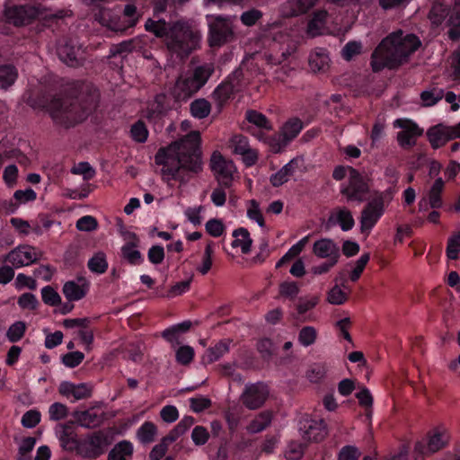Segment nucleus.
Segmentation results:
<instances>
[{
  "label": "nucleus",
  "instance_id": "nucleus-1",
  "mask_svg": "<svg viewBox=\"0 0 460 460\" xmlns=\"http://www.w3.org/2000/svg\"><path fill=\"white\" fill-rule=\"evenodd\" d=\"M201 137L199 131H191L182 138L158 149L155 164L162 165L163 180L183 182L181 170L199 173L202 171Z\"/></svg>",
  "mask_w": 460,
  "mask_h": 460
},
{
  "label": "nucleus",
  "instance_id": "nucleus-2",
  "mask_svg": "<svg viewBox=\"0 0 460 460\" xmlns=\"http://www.w3.org/2000/svg\"><path fill=\"white\" fill-rule=\"evenodd\" d=\"M68 98L54 97L49 103V114L54 123L70 128L84 121L95 110V93L83 82H73L69 86Z\"/></svg>",
  "mask_w": 460,
  "mask_h": 460
},
{
  "label": "nucleus",
  "instance_id": "nucleus-3",
  "mask_svg": "<svg viewBox=\"0 0 460 460\" xmlns=\"http://www.w3.org/2000/svg\"><path fill=\"white\" fill-rule=\"evenodd\" d=\"M420 39L402 29L385 36L371 54L370 66L374 73L385 68L396 70L408 63L410 58L421 47Z\"/></svg>",
  "mask_w": 460,
  "mask_h": 460
},
{
  "label": "nucleus",
  "instance_id": "nucleus-4",
  "mask_svg": "<svg viewBox=\"0 0 460 460\" xmlns=\"http://www.w3.org/2000/svg\"><path fill=\"white\" fill-rule=\"evenodd\" d=\"M214 72L213 63H203L182 72L172 89L174 101L178 103L187 102L208 83Z\"/></svg>",
  "mask_w": 460,
  "mask_h": 460
},
{
  "label": "nucleus",
  "instance_id": "nucleus-5",
  "mask_svg": "<svg viewBox=\"0 0 460 460\" xmlns=\"http://www.w3.org/2000/svg\"><path fill=\"white\" fill-rule=\"evenodd\" d=\"M370 192L369 180L358 169L349 167V176L346 182L340 186V193L347 202L362 203L368 198Z\"/></svg>",
  "mask_w": 460,
  "mask_h": 460
},
{
  "label": "nucleus",
  "instance_id": "nucleus-6",
  "mask_svg": "<svg viewBox=\"0 0 460 460\" xmlns=\"http://www.w3.org/2000/svg\"><path fill=\"white\" fill-rule=\"evenodd\" d=\"M449 438V431L446 427L438 426L434 428L428 433L425 440L415 444L413 450L415 460H423L426 456L444 448L447 445Z\"/></svg>",
  "mask_w": 460,
  "mask_h": 460
},
{
  "label": "nucleus",
  "instance_id": "nucleus-7",
  "mask_svg": "<svg viewBox=\"0 0 460 460\" xmlns=\"http://www.w3.org/2000/svg\"><path fill=\"white\" fill-rule=\"evenodd\" d=\"M208 42L213 48L221 47L234 39L232 20L228 16L207 15Z\"/></svg>",
  "mask_w": 460,
  "mask_h": 460
},
{
  "label": "nucleus",
  "instance_id": "nucleus-8",
  "mask_svg": "<svg viewBox=\"0 0 460 460\" xmlns=\"http://www.w3.org/2000/svg\"><path fill=\"white\" fill-rule=\"evenodd\" d=\"M430 18L434 22L441 24L447 20L449 27L448 38L453 41L460 40V0H454L452 7L435 6L430 11Z\"/></svg>",
  "mask_w": 460,
  "mask_h": 460
},
{
  "label": "nucleus",
  "instance_id": "nucleus-9",
  "mask_svg": "<svg viewBox=\"0 0 460 460\" xmlns=\"http://www.w3.org/2000/svg\"><path fill=\"white\" fill-rule=\"evenodd\" d=\"M42 15L40 5L17 4L2 11V17L4 16L9 23L16 27L29 25Z\"/></svg>",
  "mask_w": 460,
  "mask_h": 460
},
{
  "label": "nucleus",
  "instance_id": "nucleus-10",
  "mask_svg": "<svg viewBox=\"0 0 460 460\" xmlns=\"http://www.w3.org/2000/svg\"><path fill=\"white\" fill-rule=\"evenodd\" d=\"M385 213V199L383 193H378L363 208L360 216V231L369 234L373 227Z\"/></svg>",
  "mask_w": 460,
  "mask_h": 460
},
{
  "label": "nucleus",
  "instance_id": "nucleus-11",
  "mask_svg": "<svg viewBox=\"0 0 460 460\" xmlns=\"http://www.w3.org/2000/svg\"><path fill=\"white\" fill-rule=\"evenodd\" d=\"M270 395V389L263 382L248 383L240 396L242 403L249 410L263 406Z\"/></svg>",
  "mask_w": 460,
  "mask_h": 460
},
{
  "label": "nucleus",
  "instance_id": "nucleus-12",
  "mask_svg": "<svg viewBox=\"0 0 460 460\" xmlns=\"http://www.w3.org/2000/svg\"><path fill=\"white\" fill-rule=\"evenodd\" d=\"M109 444L108 436L102 431H97L79 441L77 453L84 458L93 459L102 456Z\"/></svg>",
  "mask_w": 460,
  "mask_h": 460
},
{
  "label": "nucleus",
  "instance_id": "nucleus-13",
  "mask_svg": "<svg viewBox=\"0 0 460 460\" xmlns=\"http://www.w3.org/2000/svg\"><path fill=\"white\" fill-rule=\"evenodd\" d=\"M210 168L219 186L225 189L232 187L233 172L235 169L232 162L226 160L219 152H214L210 159Z\"/></svg>",
  "mask_w": 460,
  "mask_h": 460
},
{
  "label": "nucleus",
  "instance_id": "nucleus-14",
  "mask_svg": "<svg viewBox=\"0 0 460 460\" xmlns=\"http://www.w3.org/2000/svg\"><path fill=\"white\" fill-rule=\"evenodd\" d=\"M394 127L402 128L396 138L399 146L406 150L412 148L417 143V137L423 134V128L409 119H397Z\"/></svg>",
  "mask_w": 460,
  "mask_h": 460
},
{
  "label": "nucleus",
  "instance_id": "nucleus-15",
  "mask_svg": "<svg viewBox=\"0 0 460 460\" xmlns=\"http://www.w3.org/2000/svg\"><path fill=\"white\" fill-rule=\"evenodd\" d=\"M427 137L433 149H438L447 142L460 138V122L456 126H447L443 123L430 127L427 131Z\"/></svg>",
  "mask_w": 460,
  "mask_h": 460
},
{
  "label": "nucleus",
  "instance_id": "nucleus-16",
  "mask_svg": "<svg viewBox=\"0 0 460 460\" xmlns=\"http://www.w3.org/2000/svg\"><path fill=\"white\" fill-rule=\"evenodd\" d=\"M41 252L31 245H20L8 253L4 261L14 267H22L32 264L40 260Z\"/></svg>",
  "mask_w": 460,
  "mask_h": 460
},
{
  "label": "nucleus",
  "instance_id": "nucleus-17",
  "mask_svg": "<svg viewBox=\"0 0 460 460\" xmlns=\"http://www.w3.org/2000/svg\"><path fill=\"white\" fill-rule=\"evenodd\" d=\"M299 431L302 438L310 442H319L328 434L327 424L323 420L305 419L300 421Z\"/></svg>",
  "mask_w": 460,
  "mask_h": 460
},
{
  "label": "nucleus",
  "instance_id": "nucleus-18",
  "mask_svg": "<svg viewBox=\"0 0 460 460\" xmlns=\"http://www.w3.org/2000/svg\"><path fill=\"white\" fill-rule=\"evenodd\" d=\"M242 75V72L236 70L215 88L212 96L220 105L227 102L238 90Z\"/></svg>",
  "mask_w": 460,
  "mask_h": 460
},
{
  "label": "nucleus",
  "instance_id": "nucleus-19",
  "mask_svg": "<svg viewBox=\"0 0 460 460\" xmlns=\"http://www.w3.org/2000/svg\"><path fill=\"white\" fill-rule=\"evenodd\" d=\"M58 392L68 400L75 402L89 397L91 388L84 383L75 384L69 381H63L58 386Z\"/></svg>",
  "mask_w": 460,
  "mask_h": 460
},
{
  "label": "nucleus",
  "instance_id": "nucleus-20",
  "mask_svg": "<svg viewBox=\"0 0 460 460\" xmlns=\"http://www.w3.org/2000/svg\"><path fill=\"white\" fill-rule=\"evenodd\" d=\"M313 253L321 259L339 261L341 249L332 239L321 238L314 243Z\"/></svg>",
  "mask_w": 460,
  "mask_h": 460
},
{
  "label": "nucleus",
  "instance_id": "nucleus-21",
  "mask_svg": "<svg viewBox=\"0 0 460 460\" xmlns=\"http://www.w3.org/2000/svg\"><path fill=\"white\" fill-rule=\"evenodd\" d=\"M338 225L344 232L351 230L355 226V220L351 211L346 207H337L331 213L327 227Z\"/></svg>",
  "mask_w": 460,
  "mask_h": 460
},
{
  "label": "nucleus",
  "instance_id": "nucleus-22",
  "mask_svg": "<svg viewBox=\"0 0 460 460\" xmlns=\"http://www.w3.org/2000/svg\"><path fill=\"white\" fill-rule=\"evenodd\" d=\"M37 198L36 192L29 188L25 190H18L13 193V199L10 200H2V210L4 209L8 214H13L21 204L29 201H34Z\"/></svg>",
  "mask_w": 460,
  "mask_h": 460
},
{
  "label": "nucleus",
  "instance_id": "nucleus-23",
  "mask_svg": "<svg viewBox=\"0 0 460 460\" xmlns=\"http://www.w3.org/2000/svg\"><path fill=\"white\" fill-rule=\"evenodd\" d=\"M169 110L168 97L164 93L156 94L154 102L147 109L146 118L149 120L161 119Z\"/></svg>",
  "mask_w": 460,
  "mask_h": 460
},
{
  "label": "nucleus",
  "instance_id": "nucleus-24",
  "mask_svg": "<svg viewBox=\"0 0 460 460\" xmlns=\"http://www.w3.org/2000/svg\"><path fill=\"white\" fill-rule=\"evenodd\" d=\"M73 417L76 424L86 429L96 428L100 426L103 420L102 416L93 409L75 411Z\"/></svg>",
  "mask_w": 460,
  "mask_h": 460
},
{
  "label": "nucleus",
  "instance_id": "nucleus-25",
  "mask_svg": "<svg viewBox=\"0 0 460 460\" xmlns=\"http://www.w3.org/2000/svg\"><path fill=\"white\" fill-rule=\"evenodd\" d=\"M128 238L131 241L122 246V255L130 264L139 265L144 261L141 252L136 250L139 240L135 233H128Z\"/></svg>",
  "mask_w": 460,
  "mask_h": 460
},
{
  "label": "nucleus",
  "instance_id": "nucleus-26",
  "mask_svg": "<svg viewBox=\"0 0 460 460\" xmlns=\"http://www.w3.org/2000/svg\"><path fill=\"white\" fill-rule=\"evenodd\" d=\"M56 434L60 442L61 447L65 450L73 451L78 449L79 441L76 439L75 434L71 429L66 425H58Z\"/></svg>",
  "mask_w": 460,
  "mask_h": 460
},
{
  "label": "nucleus",
  "instance_id": "nucleus-27",
  "mask_svg": "<svg viewBox=\"0 0 460 460\" xmlns=\"http://www.w3.org/2000/svg\"><path fill=\"white\" fill-rule=\"evenodd\" d=\"M245 118L249 123L256 127V128L251 130V133L255 137L260 131H270L273 129L272 123L261 112L249 110L246 111Z\"/></svg>",
  "mask_w": 460,
  "mask_h": 460
},
{
  "label": "nucleus",
  "instance_id": "nucleus-28",
  "mask_svg": "<svg viewBox=\"0 0 460 460\" xmlns=\"http://www.w3.org/2000/svg\"><path fill=\"white\" fill-rule=\"evenodd\" d=\"M256 137L269 146L270 150L274 154H279L285 150L288 146V144L285 142V139L280 133L268 134L264 131H260L256 134Z\"/></svg>",
  "mask_w": 460,
  "mask_h": 460
},
{
  "label": "nucleus",
  "instance_id": "nucleus-29",
  "mask_svg": "<svg viewBox=\"0 0 460 460\" xmlns=\"http://www.w3.org/2000/svg\"><path fill=\"white\" fill-rule=\"evenodd\" d=\"M79 48L66 42L58 48V54L59 58L69 66L76 67L81 66L82 62L77 55Z\"/></svg>",
  "mask_w": 460,
  "mask_h": 460
},
{
  "label": "nucleus",
  "instance_id": "nucleus-30",
  "mask_svg": "<svg viewBox=\"0 0 460 460\" xmlns=\"http://www.w3.org/2000/svg\"><path fill=\"white\" fill-rule=\"evenodd\" d=\"M304 123L297 118L293 117L288 119L281 128V134L285 139V142L289 145L303 130Z\"/></svg>",
  "mask_w": 460,
  "mask_h": 460
},
{
  "label": "nucleus",
  "instance_id": "nucleus-31",
  "mask_svg": "<svg viewBox=\"0 0 460 460\" xmlns=\"http://www.w3.org/2000/svg\"><path fill=\"white\" fill-rule=\"evenodd\" d=\"M272 420V412L264 411L256 415L247 425L246 430L251 434H256L266 429Z\"/></svg>",
  "mask_w": 460,
  "mask_h": 460
},
{
  "label": "nucleus",
  "instance_id": "nucleus-32",
  "mask_svg": "<svg viewBox=\"0 0 460 460\" xmlns=\"http://www.w3.org/2000/svg\"><path fill=\"white\" fill-rule=\"evenodd\" d=\"M233 236L234 240L231 243L232 247H241L242 252L248 254L252 244L249 231L244 227H239L233 232Z\"/></svg>",
  "mask_w": 460,
  "mask_h": 460
},
{
  "label": "nucleus",
  "instance_id": "nucleus-33",
  "mask_svg": "<svg viewBox=\"0 0 460 460\" xmlns=\"http://www.w3.org/2000/svg\"><path fill=\"white\" fill-rule=\"evenodd\" d=\"M328 13L325 10H316L313 13L307 24V31L313 36L322 33L326 25Z\"/></svg>",
  "mask_w": 460,
  "mask_h": 460
},
{
  "label": "nucleus",
  "instance_id": "nucleus-34",
  "mask_svg": "<svg viewBox=\"0 0 460 460\" xmlns=\"http://www.w3.org/2000/svg\"><path fill=\"white\" fill-rule=\"evenodd\" d=\"M133 444L129 441L123 440L119 442L110 451L109 460H128L133 454Z\"/></svg>",
  "mask_w": 460,
  "mask_h": 460
},
{
  "label": "nucleus",
  "instance_id": "nucleus-35",
  "mask_svg": "<svg viewBox=\"0 0 460 460\" xmlns=\"http://www.w3.org/2000/svg\"><path fill=\"white\" fill-rule=\"evenodd\" d=\"M330 58L326 50L320 49L312 52L309 56V66L314 72L324 71L329 66Z\"/></svg>",
  "mask_w": 460,
  "mask_h": 460
},
{
  "label": "nucleus",
  "instance_id": "nucleus-36",
  "mask_svg": "<svg viewBox=\"0 0 460 460\" xmlns=\"http://www.w3.org/2000/svg\"><path fill=\"white\" fill-rule=\"evenodd\" d=\"M157 435V427L151 421H145L137 430V438L142 444L152 443Z\"/></svg>",
  "mask_w": 460,
  "mask_h": 460
},
{
  "label": "nucleus",
  "instance_id": "nucleus-37",
  "mask_svg": "<svg viewBox=\"0 0 460 460\" xmlns=\"http://www.w3.org/2000/svg\"><path fill=\"white\" fill-rule=\"evenodd\" d=\"M190 111L193 118L202 119L209 115L211 104L204 98L196 99L190 103Z\"/></svg>",
  "mask_w": 460,
  "mask_h": 460
},
{
  "label": "nucleus",
  "instance_id": "nucleus-38",
  "mask_svg": "<svg viewBox=\"0 0 460 460\" xmlns=\"http://www.w3.org/2000/svg\"><path fill=\"white\" fill-rule=\"evenodd\" d=\"M229 350V343L227 341H220L214 347L209 348L206 350L203 360L204 362L210 364L217 361Z\"/></svg>",
  "mask_w": 460,
  "mask_h": 460
},
{
  "label": "nucleus",
  "instance_id": "nucleus-39",
  "mask_svg": "<svg viewBox=\"0 0 460 460\" xmlns=\"http://www.w3.org/2000/svg\"><path fill=\"white\" fill-rule=\"evenodd\" d=\"M294 160H291L289 163L285 164L281 169H279L277 172L273 173L270 181L273 187H279L286 183L289 177L294 172Z\"/></svg>",
  "mask_w": 460,
  "mask_h": 460
},
{
  "label": "nucleus",
  "instance_id": "nucleus-40",
  "mask_svg": "<svg viewBox=\"0 0 460 460\" xmlns=\"http://www.w3.org/2000/svg\"><path fill=\"white\" fill-rule=\"evenodd\" d=\"M37 439L34 437H24L18 443V460H31V453L35 447Z\"/></svg>",
  "mask_w": 460,
  "mask_h": 460
},
{
  "label": "nucleus",
  "instance_id": "nucleus-41",
  "mask_svg": "<svg viewBox=\"0 0 460 460\" xmlns=\"http://www.w3.org/2000/svg\"><path fill=\"white\" fill-rule=\"evenodd\" d=\"M317 330L314 326H304L298 332L297 340L301 346L309 347L315 343Z\"/></svg>",
  "mask_w": 460,
  "mask_h": 460
},
{
  "label": "nucleus",
  "instance_id": "nucleus-42",
  "mask_svg": "<svg viewBox=\"0 0 460 460\" xmlns=\"http://www.w3.org/2000/svg\"><path fill=\"white\" fill-rule=\"evenodd\" d=\"M148 129L143 120L138 119L131 126L130 137L135 142L145 143L148 138Z\"/></svg>",
  "mask_w": 460,
  "mask_h": 460
},
{
  "label": "nucleus",
  "instance_id": "nucleus-43",
  "mask_svg": "<svg viewBox=\"0 0 460 460\" xmlns=\"http://www.w3.org/2000/svg\"><path fill=\"white\" fill-rule=\"evenodd\" d=\"M18 77L17 68L13 65H2V89L13 85Z\"/></svg>",
  "mask_w": 460,
  "mask_h": 460
},
{
  "label": "nucleus",
  "instance_id": "nucleus-44",
  "mask_svg": "<svg viewBox=\"0 0 460 460\" xmlns=\"http://www.w3.org/2000/svg\"><path fill=\"white\" fill-rule=\"evenodd\" d=\"M195 351L189 345H181L175 350L176 361L181 365H189L194 358Z\"/></svg>",
  "mask_w": 460,
  "mask_h": 460
},
{
  "label": "nucleus",
  "instance_id": "nucleus-45",
  "mask_svg": "<svg viewBox=\"0 0 460 460\" xmlns=\"http://www.w3.org/2000/svg\"><path fill=\"white\" fill-rule=\"evenodd\" d=\"M88 268L91 271L95 273H103L108 268V263L106 261V258L104 253L98 252L94 254L89 261H88Z\"/></svg>",
  "mask_w": 460,
  "mask_h": 460
},
{
  "label": "nucleus",
  "instance_id": "nucleus-46",
  "mask_svg": "<svg viewBox=\"0 0 460 460\" xmlns=\"http://www.w3.org/2000/svg\"><path fill=\"white\" fill-rule=\"evenodd\" d=\"M25 331V323L17 321L8 328L6 332V337L10 342H17L23 337Z\"/></svg>",
  "mask_w": 460,
  "mask_h": 460
},
{
  "label": "nucleus",
  "instance_id": "nucleus-47",
  "mask_svg": "<svg viewBox=\"0 0 460 460\" xmlns=\"http://www.w3.org/2000/svg\"><path fill=\"white\" fill-rule=\"evenodd\" d=\"M318 0H290L289 5L293 15H299L307 13L312 9Z\"/></svg>",
  "mask_w": 460,
  "mask_h": 460
},
{
  "label": "nucleus",
  "instance_id": "nucleus-48",
  "mask_svg": "<svg viewBox=\"0 0 460 460\" xmlns=\"http://www.w3.org/2000/svg\"><path fill=\"white\" fill-rule=\"evenodd\" d=\"M247 217L249 219L255 221L261 227L265 226V220L260 209V204L256 199L249 200Z\"/></svg>",
  "mask_w": 460,
  "mask_h": 460
},
{
  "label": "nucleus",
  "instance_id": "nucleus-49",
  "mask_svg": "<svg viewBox=\"0 0 460 460\" xmlns=\"http://www.w3.org/2000/svg\"><path fill=\"white\" fill-rule=\"evenodd\" d=\"M362 51V44L359 41L350 40L345 44L341 49V57L346 61H350L354 57L359 55Z\"/></svg>",
  "mask_w": 460,
  "mask_h": 460
},
{
  "label": "nucleus",
  "instance_id": "nucleus-50",
  "mask_svg": "<svg viewBox=\"0 0 460 460\" xmlns=\"http://www.w3.org/2000/svg\"><path fill=\"white\" fill-rule=\"evenodd\" d=\"M263 16L261 11L256 8H251L242 13L240 16L241 22L246 27L255 25Z\"/></svg>",
  "mask_w": 460,
  "mask_h": 460
},
{
  "label": "nucleus",
  "instance_id": "nucleus-51",
  "mask_svg": "<svg viewBox=\"0 0 460 460\" xmlns=\"http://www.w3.org/2000/svg\"><path fill=\"white\" fill-rule=\"evenodd\" d=\"M444 97V91L439 88H433L429 91H423L420 93V99L425 106H433Z\"/></svg>",
  "mask_w": 460,
  "mask_h": 460
},
{
  "label": "nucleus",
  "instance_id": "nucleus-52",
  "mask_svg": "<svg viewBox=\"0 0 460 460\" xmlns=\"http://www.w3.org/2000/svg\"><path fill=\"white\" fill-rule=\"evenodd\" d=\"M460 252V234L454 233L447 240L446 253L448 259L456 260Z\"/></svg>",
  "mask_w": 460,
  "mask_h": 460
},
{
  "label": "nucleus",
  "instance_id": "nucleus-53",
  "mask_svg": "<svg viewBox=\"0 0 460 460\" xmlns=\"http://www.w3.org/2000/svg\"><path fill=\"white\" fill-rule=\"evenodd\" d=\"M230 146L234 154L241 155L250 147L248 137L241 134H235L230 139Z\"/></svg>",
  "mask_w": 460,
  "mask_h": 460
},
{
  "label": "nucleus",
  "instance_id": "nucleus-54",
  "mask_svg": "<svg viewBox=\"0 0 460 460\" xmlns=\"http://www.w3.org/2000/svg\"><path fill=\"white\" fill-rule=\"evenodd\" d=\"M48 412L50 420L58 421L67 417L68 408L64 403L54 402L49 406Z\"/></svg>",
  "mask_w": 460,
  "mask_h": 460
},
{
  "label": "nucleus",
  "instance_id": "nucleus-55",
  "mask_svg": "<svg viewBox=\"0 0 460 460\" xmlns=\"http://www.w3.org/2000/svg\"><path fill=\"white\" fill-rule=\"evenodd\" d=\"M145 28L147 31L154 33L156 37H164L167 33L166 22L164 20L154 21L148 19Z\"/></svg>",
  "mask_w": 460,
  "mask_h": 460
},
{
  "label": "nucleus",
  "instance_id": "nucleus-56",
  "mask_svg": "<svg viewBox=\"0 0 460 460\" xmlns=\"http://www.w3.org/2000/svg\"><path fill=\"white\" fill-rule=\"evenodd\" d=\"M169 48L179 55H189L191 51V47L189 42L180 36H175L169 43Z\"/></svg>",
  "mask_w": 460,
  "mask_h": 460
},
{
  "label": "nucleus",
  "instance_id": "nucleus-57",
  "mask_svg": "<svg viewBox=\"0 0 460 460\" xmlns=\"http://www.w3.org/2000/svg\"><path fill=\"white\" fill-rule=\"evenodd\" d=\"M304 451L305 447L302 443L293 441L288 445L285 456L287 460H299L302 458Z\"/></svg>",
  "mask_w": 460,
  "mask_h": 460
},
{
  "label": "nucleus",
  "instance_id": "nucleus-58",
  "mask_svg": "<svg viewBox=\"0 0 460 460\" xmlns=\"http://www.w3.org/2000/svg\"><path fill=\"white\" fill-rule=\"evenodd\" d=\"M41 420V414L38 410H30L22 417V425L27 429L36 427Z\"/></svg>",
  "mask_w": 460,
  "mask_h": 460
},
{
  "label": "nucleus",
  "instance_id": "nucleus-59",
  "mask_svg": "<svg viewBox=\"0 0 460 460\" xmlns=\"http://www.w3.org/2000/svg\"><path fill=\"white\" fill-rule=\"evenodd\" d=\"M172 443L171 440H167V436L163 438L161 442L155 445L149 454L150 460H160L164 457L168 450L169 444Z\"/></svg>",
  "mask_w": 460,
  "mask_h": 460
},
{
  "label": "nucleus",
  "instance_id": "nucleus-60",
  "mask_svg": "<svg viewBox=\"0 0 460 460\" xmlns=\"http://www.w3.org/2000/svg\"><path fill=\"white\" fill-rule=\"evenodd\" d=\"M205 227L208 234L216 238L221 236L226 229L223 222L217 218L209 219Z\"/></svg>",
  "mask_w": 460,
  "mask_h": 460
},
{
  "label": "nucleus",
  "instance_id": "nucleus-61",
  "mask_svg": "<svg viewBox=\"0 0 460 460\" xmlns=\"http://www.w3.org/2000/svg\"><path fill=\"white\" fill-rule=\"evenodd\" d=\"M76 228L80 231L90 232L98 226L97 220L92 216H84L76 221Z\"/></svg>",
  "mask_w": 460,
  "mask_h": 460
},
{
  "label": "nucleus",
  "instance_id": "nucleus-62",
  "mask_svg": "<svg viewBox=\"0 0 460 460\" xmlns=\"http://www.w3.org/2000/svg\"><path fill=\"white\" fill-rule=\"evenodd\" d=\"M349 296V293L344 289H329L327 293V301L332 305H341Z\"/></svg>",
  "mask_w": 460,
  "mask_h": 460
},
{
  "label": "nucleus",
  "instance_id": "nucleus-63",
  "mask_svg": "<svg viewBox=\"0 0 460 460\" xmlns=\"http://www.w3.org/2000/svg\"><path fill=\"white\" fill-rule=\"evenodd\" d=\"M18 167L15 164H10L4 168L3 180L9 188H13L17 181Z\"/></svg>",
  "mask_w": 460,
  "mask_h": 460
},
{
  "label": "nucleus",
  "instance_id": "nucleus-64",
  "mask_svg": "<svg viewBox=\"0 0 460 460\" xmlns=\"http://www.w3.org/2000/svg\"><path fill=\"white\" fill-rule=\"evenodd\" d=\"M209 434L202 426H196L191 432V439L196 446H202L208 440Z\"/></svg>",
  "mask_w": 460,
  "mask_h": 460
}]
</instances>
